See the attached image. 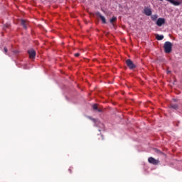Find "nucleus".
<instances>
[{
  "label": "nucleus",
  "mask_w": 182,
  "mask_h": 182,
  "mask_svg": "<svg viewBox=\"0 0 182 182\" xmlns=\"http://www.w3.org/2000/svg\"><path fill=\"white\" fill-rule=\"evenodd\" d=\"M164 49L165 53H171V50L173 49V43L170 41H166L164 43Z\"/></svg>",
  "instance_id": "nucleus-1"
},
{
  "label": "nucleus",
  "mask_w": 182,
  "mask_h": 182,
  "mask_svg": "<svg viewBox=\"0 0 182 182\" xmlns=\"http://www.w3.org/2000/svg\"><path fill=\"white\" fill-rule=\"evenodd\" d=\"M148 161H149V163H150V164H154V166H157L159 164V163H160V161H159L158 159H156L153 157H149L148 159Z\"/></svg>",
  "instance_id": "nucleus-2"
},
{
  "label": "nucleus",
  "mask_w": 182,
  "mask_h": 182,
  "mask_svg": "<svg viewBox=\"0 0 182 182\" xmlns=\"http://www.w3.org/2000/svg\"><path fill=\"white\" fill-rule=\"evenodd\" d=\"M157 26H163L166 23V18H159L157 19L156 22Z\"/></svg>",
  "instance_id": "nucleus-3"
},
{
  "label": "nucleus",
  "mask_w": 182,
  "mask_h": 182,
  "mask_svg": "<svg viewBox=\"0 0 182 182\" xmlns=\"http://www.w3.org/2000/svg\"><path fill=\"white\" fill-rule=\"evenodd\" d=\"M126 63L129 69H136V65L133 63V61H132V60L130 59L127 60Z\"/></svg>",
  "instance_id": "nucleus-4"
},
{
  "label": "nucleus",
  "mask_w": 182,
  "mask_h": 182,
  "mask_svg": "<svg viewBox=\"0 0 182 182\" xmlns=\"http://www.w3.org/2000/svg\"><path fill=\"white\" fill-rule=\"evenodd\" d=\"M28 53L29 55L30 59H35L36 57V51H35L33 49L28 50Z\"/></svg>",
  "instance_id": "nucleus-5"
},
{
  "label": "nucleus",
  "mask_w": 182,
  "mask_h": 182,
  "mask_svg": "<svg viewBox=\"0 0 182 182\" xmlns=\"http://www.w3.org/2000/svg\"><path fill=\"white\" fill-rule=\"evenodd\" d=\"M144 15H146V16H151V9L149 7H145L144 9Z\"/></svg>",
  "instance_id": "nucleus-6"
},
{
  "label": "nucleus",
  "mask_w": 182,
  "mask_h": 182,
  "mask_svg": "<svg viewBox=\"0 0 182 182\" xmlns=\"http://www.w3.org/2000/svg\"><path fill=\"white\" fill-rule=\"evenodd\" d=\"M166 1L168 2H170V4H171L174 6H178L181 5V4H182V0H181V1H174V0H166Z\"/></svg>",
  "instance_id": "nucleus-7"
},
{
  "label": "nucleus",
  "mask_w": 182,
  "mask_h": 182,
  "mask_svg": "<svg viewBox=\"0 0 182 182\" xmlns=\"http://www.w3.org/2000/svg\"><path fill=\"white\" fill-rule=\"evenodd\" d=\"M96 16H99V18H100V19H101L102 23H106V18H105V16H103L100 14V12H97V13H96Z\"/></svg>",
  "instance_id": "nucleus-8"
},
{
  "label": "nucleus",
  "mask_w": 182,
  "mask_h": 182,
  "mask_svg": "<svg viewBox=\"0 0 182 182\" xmlns=\"http://www.w3.org/2000/svg\"><path fill=\"white\" fill-rule=\"evenodd\" d=\"M21 25L24 29H27L28 28V21L25 20H21Z\"/></svg>",
  "instance_id": "nucleus-9"
},
{
  "label": "nucleus",
  "mask_w": 182,
  "mask_h": 182,
  "mask_svg": "<svg viewBox=\"0 0 182 182\" xmlns=\"http://www.w3.org/2000/svg\"><path fill=\"white\" fill-rule=\"evenodd\" d=\"M92 109H93L94 110H96L97 112H102V109H100V108H99V107H97V104H94V105H92Z\"/></svg>",
  "instance_id": "nucleus-10"
},
{
  "label": "nucleus",
  "mask_w": 182,
  "mask_h": 182,
  "mask_svg": "<svg viewBox=\"0 0 182 182\" xmlns=\"http://www.w3.org/2000/svg\"><path fill=\"white\" fill-rule=\"evenodd\" d=\"M156 39H157V41H163V39H164V36H163V35L160 36L159 34H156Z\"/></svg>",
  "instance_id": "nucleus-11"
},
{
  "label": "nucleus",
  "mask_w": 182,
  "mask_h": 182,
  "mask_svg": "<svg viewBox=\"0 0 182 182\" xmlns=\"http://www.w3.org/2000/svg\"><path fill=\"white\" fill-rule=\"evenodd\" d=\"M152 21H157V18H159V16L157 14H154L151 16Z\"/></svg>",
  "instance_id": "nucleus-12"
},
{
  "label": "nucleus",
  "mask_w": 182,
  "mask_h": 182,
  "mask_svg": "<svg viewBox=\"0 0 182 182\" xmlns=\"http://www.w3.org/2000/svg\"><path fill=\"white\" fill-rule=\"evenodd\" d=\"M171 109H174L175 110H177V109H178V105L171 104Z\"/></svg>",
  "instance_id": "nucleus-13"
},
{
  "label": "nucleus",
  "mask_w": 182,
  "mask_h": 182,
  "mask_svg": "<svg viewBox=\"0 0 182 182\" xmlns=\"http://www.w3.org/2000/svg\"><path fill=\"white\" fill-rule=\"evenodd\" d=\"M154 151H155V153H156V154H161V155L164 154V153H163L161 151H160V150H159L157 149H155Z\"/></svg>",
  "instance_id": "nucleus-14"
},
{
  "label": "nucleus",
  "mask_w": 182,
  "mask_h": 182,
  "mask_svg": "<svg viewBox=\"0 0 182 182\" xmlns=\"http://www.w3.org/2000/svg\"><path fill=\"white\" fill-rule=\"evenodd\" d=\"M116 21H117V18H116V17H112V18L109 20V22H110V23H113V22H116Z\"/></svg>",
  "instance_id": "nucleus-15"
},
{
  "label": "nucleus",
  "mask_w": 182,
  "mask_h": 182,
  "mask_svg": "<svg viewBox=\"0 0 182 182\" xmlns=\"http://www.w3.org/2000/svg\"><path fill=\"white\" fill-rule=\"evenodd\" d=\"M4 53H8V48H6V47H4Z\"/></svg>",
  "instance_id": "nucleus-16"
},
{
  "label": "nucleus",
  "mask_w": 182,
  "mask_h": 182,
  "mask_svg": "<svg viewBox=\"0 0 182 182\" xmlns=\"http://www.w3.org/2000/svg\"><path fill=\"white\" fill-rule=\"evenodd\" d=\"M75 56L76 58H78V56H80V54L79 53H77L75 54Z\"/></svg>",
  "instance_id": "nucleus-17"
},
{
  "label": "nucleus",
  "mask_w": 182,
  "mask_h": 182,
  "mask_svg": "<svg viewBox=\"0 0 182 182\" xmlns=\"http://www.w3.org/2000/svg\"><path fill=\"white\" fill-rule=\"evenodd\" d=\"M68 171H70V173H72V169L69 168Z\"/></svg>",
  "instance_id": "nucleus-18"
},
{
  "label": "nucleus",
  "mask_w": 182,
  "mask_h": 182,
  "mask_svg": "<svg viewBox=\"0 0 182 182\" xmlns=\"http://www.w3.org/2000/svg\"><path fill=\"white\" fill-rule=\"evenodd\" d=\"M167 73L168 74V73H171V71H167Z\"/></svg>",
  "instance_id": "nucleus-19"
},
{
  "label": "nucleus",
  "mask_w": 182,
  "mask_h": 182,
  "mask_svg": "<svg viewBox=\"0 0 182 182\" xmlns=\"http://www.w3.org/2000/svg\"><path fill=\"white\" fill-rule=\"evenodd\" d=\"M92 120L93 122H95V119H92Z\"/></svg>",
  "instance_id": "nucleus-20"
}]
</instances>
